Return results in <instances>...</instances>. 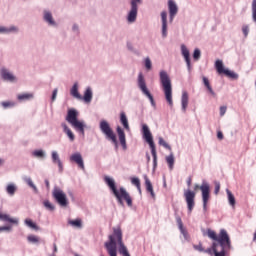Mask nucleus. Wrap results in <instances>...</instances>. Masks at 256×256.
Instances as JSON below:
<instances>
[{
    "instance_id": "obj_1",
    "label": "nucleus",
    "mask_w": 256,
    "mask_h": 256,
    "mask_svg": "<svg viewBox=\"0 0 256 256\" xmlns=\"http://www.w3.org/2000/svg\"><path fill=\"white\" fill-rule=\"evenodd\" d=\"M104 182L109 187L110 191H112L114 197H116L118 203L123 207L125 205L126 201L127 205L129 207H133V199L131 198V195H129V192L123 187H120V189H117V186L115 185V179L111 178V176H104Z\"/></svg>"
},
{
    "instance_id": "obj_2",
    "label": "nucleus",
    "mask_w": 256,
    "mask_h": 256,
    "mask_svg": "<svg viewBox=\"0 0 256 256\" xmlns=\"http://www.w3.org/2000/svg\"><path fill=\"white\" fill-rule=\"evenodd\" d=\"M160 83L162 85L165 99L170 107H173V86L171 85V78L165 70L159 72Z\"/></svg>"
},
{
    "instance_id": "obj_3",
    "label": "nucleus",
    "mask_w": 256,
    "mask_h": 256,
    "mask_svg": "<svg viewBox=\"0 0 256 256\" xmlns=\"http://www.w3.org/2000/svg\"><path fill=\"white\" fill-rule=\"evenodd\" d=\"M79 112L76 109L68 110L66 121L72 125V127L79 133L82 137H85V128L87 124L85 121H79Z\"/></svg>"
},
{
    "instance_id": "obj_4",
    "label": "nucleus",
    "mask_w": 256,
    "mask_h": 256,
    "mask_svg": "<svg viewBox=\"0 0 256 256\" xmlns=\"http://www.w3.org/2000/svg\"><path fill=\"white\" fill-rule=\"evenodd\" d=\"M142 135L143 139L148 143L151 154L153 157V168H157V149L155 148V142L153 141V134H151V130L147 124H142Z\"/></svg>"
},
{
    "instance_id": "obj_5",
    "label": "nucleus",
    "mask_w": 256,
    "mask_h": 256,
    "mask_svg": "<svg viewBox=\"0 0 256 256\" xmlns=\"http://www.w3.org/2000/svg\"><path fill=\"white\" fill-rule=\"evenodd\" d=\"M136 83L139 91H141L144 97H147V99H149L151 106L155 109L157 107V104L155 103V98H153V94H151V91H149V88L147 87V80L145 79V75H143V72H140L138 74Z\"/></svg>"
},
{
    "instance_id": "obj_6",
    "label": "nucleus",
    "mask_w": 256,
    "mask_h": 256,
    "mask_svg": "<svg viewBox=\"0 0 256 256\" xmlns=\"http://www.w3.org/2000/svg\"><path fill=\"white\" fill-rule=\"evenodd\" d=\"M221 235H222L220 238L221 251L219 252L217 250V247H219V243L214 242L212 244V249L215 256H225L227 254V251L231 249V239L229 238V236H227L225 232H222Z\"/></svg>"
},
{
    "instance_id": "obj_7",
    "label": "nucleus",
    "mask_w": 256,
    "mask_h": 256,
    "mask_svg": "<svg viewBox=\"0 0 256 256\" xmlns=\"http://www.w3.org/2000/svg\"><path fill=\"white\" fill-rule=\"evenodd\" d=\"M197 189H200L202 193L203 211L206 213L207 203H209V199H211V186H209L207 181L203 180L201 186H199V184L194 185V191H197Z\"/></svg>"
},
{
    "instance_id": "obj_8",
    "label": "nucleus",
    "mask_w": 256,
    "mask_h": 256,
    "mask_svg": "<svg viewBox=\"0 0 256 256\" xmlns=\"http://www.w3.org/2000/svg\"><path fill=\"white\" fill-rule=\"evenodd\" d=\"M99 129L103 135H105L106 139L109 141H112V143L115 144V147H118L119 143L117 142V136L115 135V132H113V129L111 128V125L107 120H101L99 123Z\"/></svg>"
},
{
    "instance_id": "obj_9",
    "label": "nucleus",
    "mask_w": 256,
    "mask_h": 256,
    "mask_svg": "<svg viewBox=\"0 0 256 256\" xmlns=\"http://www.w3.org/2000/svg\"><path fill=\"white\" fill-rule=\"evenodd\" d=\"M52 197L60 205V207H68L69 199L67 198V194L61 189L59 186H54L52 190Z\"/></svg>"
},
{
    "instance_id": "obj_10",
    "label": "nucleus",
    "mask_w": 256,
    "mask_h": 256,
    "mask_svg": "<svg viewBox=\"0 0 256 256\" xmlns=\"http://www.w3.org/2000/svg\"><path fill=\"white\" fill-rule=\"evenodd\" d=\"M143 3V0H130V10L126 16L127 23L133 24L137 21V15L139 13V5Z\"/></svg>"
},
{
    "instance_id": "obj_11",
    "label": "nucleus",
    "mask_w": 256,
    "mask_h": 256,
    "mask_svg": "<svg viewBox=\"0 0 256 256\" xmlns=\"http://www.w3.org/2000/svg\"><path fill=\"white\" fill-rule=\"evenodd\" d=\"M1 221L5 223L4 226H1V231L4 233H11L13 225H19V218H13L9 214H1Z\"/></svg>"
},
{
    "instance_id": "obj_12",
    "label": "nucleus",
    "mask_w": 256,
    "mask_h": 256,
    "mask_svg": "<svg viewBox=\"0 0 256 256\" xmlns=\"http://www.w3.org/2000/svg\"><path fill=\"white\" fill-rule=\"evenodd\" d=\"M116 229L117 228H113V234L108 236L109 241L104 244L110 256H117V245H119V243L117 242V236H115Z\"/></svg>"
},
{
    "instance_id": "obj_13",
    "label": "nucleus",
    "mask_w": 256,
    "mask_h": 256,
    "mask_svg": "<svg viewBox=\"0 0 256 256\" xmlns=\"http://www.w3.org/2000/svg\"><path fill=\"white\" fill-rule=\"evenodd\" d=\"M1 79L4 81V83H10L11 85H16V83H19V78L17 75L6 67L1 68Z\"/></svg>"
},
{
    "instance_id": "obj_14",
    "label": "nucleus",
    "mask_w": 256,
    "mask_h": 256,
    "mask_svg": "<svg viewBox=\"0 0 256 256\" xmlns=\"http://www.w3.org/2000/svg\"><path fill=\"white\" fill-rule=\"evenodd\" d=\"M115 237L117 239L118 252L120 253V255L131 256V254H129V251L127 250V246H125V243H123V232L121 231L120 227H117L115 229Z\"/></svg>"
},
{
    "instance_id": "obj_15",
    "label": "nucleus",
    "mask_w": 256,
    "mask_h": 256,
    "mask_svg": "<svg viewBox=\"0 0 256 256\" xmlns=\"http://www.w3.org/2000/svg\"><path fill=\"white\" fill-rule=\"evenodd\" d=\"M216 71L219 73V75H226V77H230V79H239V74L229 70L225 69L223 66L222 60H216L215 62Z\"/></svg>"
},
{
    "instance_id": "obj_16",
    "label": "nucleus",
    "mask_w": 256,
    "mask_h": 256,
    "mask_svg": "<svg viewBox=\"0 0 256 256\" xmlns=\"http://www.w3.org/2000/svg\"><path fill=\"white\" fill-rule=\"evenodd\" d=\"M42 19L48 27H52L54 29H57L59 27V23H57V20H55V17H53V12L49 9H44L42 12Z\"/></svg>"
},
{
    "instance_id": "obj_17",
    "label": "nucleus",
    "mask_w": 256,
    "mask_h": 256,
    "mask_svg": "<svg viewBox=\"0 0 256 256\" xmlns=\"http://www.w3.org/2000/svg\"><path fill=\"white\" fill-rule=\"evenodd\" d=\"M196 195L197 194L193 190H185L184 191V197H185V201H186V205H187L189 215H191V213H193V209H195V197H196Z\"/></svg>"
},
{
    "instance_id": "obj_18",
    "label": "nucleus",
    "mask_w": 256,
    "mask_h": 256,
    "mask_svg": "<svg viewBox=\"0 0 256 256\" xmlns=\"http://www.w3.org/2000/svg\"><path fill=\"white\" fill-rule=\"evenodd\" d=\"M180 51H181V55L184 58V61L186 63L188 73H191V71H193V66H191V54L189 52V48H187V46L185 44H181Z\"/></svg>"
},
{
    "instance_id": "obj_19",
    "label": "nucleus",
    "mask_w": 256,
    "mask_h": 256,
    "mask_svg": "<svg viewBox=\"0 0 256 256\" xmlns=\"http://www.w3.org/2000/svg\"><path fill=\"white\" fill-rule=\"evenodd\" d=\"M168 11H169V21L173 23V20L179 13V6H177V2L175 0H168Z\"/></svg>"
},
{
    "instance_id": "obj_20",
    "label": "nucleus",
    "mask_w": 256,
    "mask_h": 256,
    "mask_svg": "<svg viewBox=\"0 0 256 256\" xmlns=\"http://www.w3.org/2000/svg\"><path fill=\"white\" fill-rule=\"evenodd\" d=\"M70 161L72 163H76L78 165L79 169L82 171H85V162L83 161V156L81 155V152H75L70 156Z\"/></svg>"
},
{
    "instance_id": "obj_21",
    "label": "nucleus",
    "mask_w": 256,
    "mask_h": 256,
    "mask_svg": "<svg viewBox=\"0 0 256 256\" xmlns=\"http://www.w3.org/2000/svg\"><path fill=\"white\" fill-rule=\"evenodd\" d=\"M223 233H225L226 237H229V234H227V230L225 229H221L218 236L217 233H215V231L211 229L207 230V236L209 237V239H212V241H216L218 245H221V237Z\"/></svg>"
},
{
    "instance_id": "obj_22",
    "label": "nucleus",
    "mask_w": 256,
    "mask_h": 256,
    "mask_svg": "<svg viewBox=\"0 0 256 256\" xmlns=\"http://www.w3.org/2000/svg\"><path fill=\"white\" fill-rule=\"evenodd\" d=\"M161 17V33L163 39L167 38L168 35V22H167V11H162L160 13Z\"/></svg>"
},
{
    "instance_id": "obj_23",
    "label": "nucleus",
    "mask_w": 256,
    "mask_h": 256,
    "mask_svg": "<svg viewBox=\"0 0 256 256\" xmlns=\"http://www.w3.org/2000/svg\"><path fill=\"white\" fill-rule=\"evenodd\" d=\"M19 31L20 30H19L18 26H15V25L1 27V33L3 35H17V34H19Z\"/></svg>"
},
{
    "instance_id": "obj_24",
    "label": "nucleus",
    "mask_w": 256,
    "mask_h": 256,
    "mask_svg": "<svg viewBox=\"0 0 256 256\" xmlns=\"http://www.w3.org/2000/svg\"><path fill=\"white\" fill-rule=\"evenodd\" d=\"M116 131L118 134L120 144L122 145V149H124L125 151L127 149V139L125 138V131L123 130V128H121V126H118L116 128Z\"/></svg>"
},
{
    "instance_id": "obj_25",
    "label": "nucleus",
    "mask_w": 256,
    "mask_h": 256,
    "mask_svg": "<svg viewBox=\"0 0 256 256\" xmlns=\"http://www.w3.org/2000/svg\"><path fill=\"white\" fill-rule=\"evenodd\" d=\"M176 222L178 225V229H179L181 235H183L185 241H189V232H187V229H185V227L183 226V220H181V217L177 216Z\"/></svg>"
},
{
    "instance_id": "obj_26",
    "label": "nucleus",
    "mask_w": 256,
    "mask_h": 256,
    "mask_svg": "<svg viewBox=\"0 0 256 256\" xmlns=\"http://www.w3.org/2000/svg\"><path fill=\"white\" fill-rule=\"evenodd\" d=\"M52 163L58 165L59 173H63V162H61V158H59V153L57 151L51 152Z\"/></svg>"
},
{
    "instance_id": "obj_27",
    "label": "nucleus",
    "mask_w": 256,
    "mask_h": 256,
    "mask_svg": "<svg viewBox=\"0 0 256 256\" xmlns=\"http://www.w3.org/2000/svg\"><path fill=\"white\" fill-rule=\"evenodd\" d=\"M181 107L183 113H185V111H187V107H189V93H187V91L182 92Z\"/></svg>"
},
{
    "instance_id": "obj_28",
    "label": "nucleus",
    "mask_w": 256,
    "mask_h": 256,
    "mask_svg": "<svg viewBox=\"0 0 256 256\" xmlns=\"http://www.w3.org/2000/svg\"><path fill=\"white\" fill-rule=\"evenodd\" d=\"M17 184L15 183H8L5 187V191L8 195V197H15V194L17 193Z\"/></svg>"
},
{
    "instance_id": "obj_29",
    "label": "nucleus",
    "mask_w": 256,
    "mask_h": 256,
    "mask_svg": "<svg viewBox=\"0 0 256 256\" xmlns=\"http://www.w3.org/2000/svg\"><path fill=\"white\" fill-rule=\"evenodd\" d=\"M144 181L146 185V191L150 193L152 199H155V191L153 190V184L151 183V180H149V177H147V175L144 176Z\"/></svg>"
},
{
    "instance_id": "obj_30",
    "label": "nucleus",
    "mask_w": 256,
    "mask_h": 256,
    "mask_svg": "<svg viewBox=\"0 0 256 256\" xmlns=\"http://www.w3.org/2000/svg\"><path fill=\"white\" fill-rule=\"evenodd\" d=\"M70 95L74 97V99H83V96L79 94V83L75 82L70 89Z\"/></svg>"
},
{
    "instance_id": "obj_31",
    "label": "nucleus",
    "mask_w": 256,
    "mask_h": 256,
    "mask_svg": "<svg viewBox=\"0 0 256 256\" xmlns=\"http://www.w3.org/2000/svg\"><path fill=\"white\" fill-rule=\"evenodd\" d=\"M35 98V95L33 93H20L17 95V99L20 101V103H23L25 101H31Z\"/></svg>"
},
{
    "instance_id": "obj_32",
    "label": "nucleus",
    "mask_w": 256,
    "mask_h": 256,
    "mask_svg": "<svg viewBox=\"0 0 256 256\" xmlns=\"http://www.w3.org/2000/svg\"><path fill=\"white\" fill-rule=\"evenodd\" d=\"M82 99L84 103H91V101H93V90L91 89V87L86 88Z\"/></svg>"
},
{
    "instance_id": "obj_33",
    "label": "nucleus",
    "mask_w": 256,
    "mask_h": 256,
    "mask_svg": "<svg viewBox=\"0 0 256 256\" xmlns=\"http://www.w3.org/2000/svg\"><path fill=\"white\" fill-rule=\"evenodd\" d=\"M120 123L123 125L126 131H131V127H129V120L127 119L125 112L120 113Z\"/></svg>"
},
{
    "instance_id": "obj_34",
    "label": "nucleus",
    "mask_w": 256,
    "mask_h": 256,
    "mask_svg": "<svg viewBox=\"0 0 256 256\" xmlns=\"http://www.w3.org/2000/svg\"><path fill=\"white\" fill-rule=\"evenodd\" d=\"M63 132L67 135L71 142L75 141V134L71 131L70 127L67 124L62 123Z\"/></svg>"
},
{
    "instance_id": "obj_35",
    "label": "nucleus",
    "mask_w": 256,
    "mask_h": 256,
    "mask_svg": "<svg viewBox=\"0 0 256 256\" xmlns=\"http://www.w3.org/2000/svg\"><path fill=\"white\" fill-rule=\"evenodd\" d=\"M32 157L35 159H45L47 157V152L43 149L34 150L32 152Z\"/></svg>"
},
{
    "instance_id": "obj_36",
    "label": "nucleus",
    "mask_w": 256,
    "mask_h": 256,
    "mask_svg": "<svg viewBox=\"0 0 256 256\" xmlns=\"http://www.w3.org/2000/svg\"><path fill=\"white\" fill-rule=\"evenodd\" d=\"M165 159L170 171H173L175 167V155H173V152H171L170 155L166 156Z\"/></svg>"
},
{
    "instance_id": "obj_37",
    "label": "nucleus",
    "mask_w": 256,
    "mask_h": 256,
    "mask_svg": "<svg viewBox=\"0 0 256 256\" xmlns=\"http://www.w3.org/2000/svg\"><path fill=\"white\" fill-rule=\"evenodd\" d=\"M23 181L28 185V187L33 189L34 193H39V189H37V186L33 183V179H31V177L25 176Z\"/></svg>"
},
{
    "instance_id": "obj_38",
    "label": "nucleus",
    "mask_w": 256,
    "mask_h": 256,
    "mask_svg": "<svg viewBox=\"0 0 256 256\" xmlns=\"http://www.w3.org/2000/svg\"><path fill=\"white\" fill-rule=\"evenodd\" d=\"M203 84L206 87V89H208L210 95H212V97H217V94L215 93V91L213 90V88L211 87V84L209 83V78L207 77H203L202 78Z\"/></svg>"
},
{
    "instance_id": "obj_39",
    "label": "nucleus",
    "mask_w": 256,
    "mask_h": 256,
    "mask_svg": "<svg viewBox=\"0 0 256 256\" xmlns=\"http://www.w3.org/2000/svg\"><path fill=\"white\" fill-rule=\"evenodd\" d=\"M68 224H70L74 229H83V221L80 218L69 220Z\"/></svg>"
},
{
    "instance_id": "obj_40",
    "label": "nucleus",
    "mask_w": 256,
    "mask_h": 256,
    "mask_svg": "<svg viewBox=\"0 0 256 256\" xmlns=\"http://www.w3.org/2000/svg\"><path fill=\"white\" fill-rule=\"evenodd\" d=\"M24 223L26 227H29L30 229H34V231H39V226H37V224H35L33 220L27 218L25 219Z\"/></svg>"
},
{
    "instance_id": "obj_41",
    "label": "nucleus",
    "mask_w": 256,
    "mask_h": 256,
    "mask_svg": "<svg viewBox=\"0 0 256 256\" xmlns=\"http://www.w3.org/2000/svg\"><path fill=\"white\" fill-rule=\"evenodd\" d=\"M144 67L146 71H151V69H153V62L151 61V58L149 56L144 58Z\"/></svg>"
},
{
    "instance_id": "obj_42",
    "label": "nucleus",
    "mask_w": 256,
    "mask_h": 256,
    "mask_svg": "<svg viewBox=\"0 0 256 256\" xmlns=\"http://www.w3.org/2000/svg\"><path fill=\"white\" fill-rule=\"evenodd\" d=\"M3 109H13V107H17V102L15 101H4L2 102Z\"/></svg>"
},
{
    "instance_id": "obj_43",
    "label": "nucleus",
    "mask_w": 256,
    "mask_h": 256,
    "mask_svg": "<svg viewBox=\"0 0 256 256\" xmlns=\"http://www.w3.org/2000/svg\"><path fill=\"white\" fill-rule=\"evenodd\" d=\"M226 193L228 195L229 205H231V207H235V196L229 189H226Z\"/></svg>"
},
{
    "instance_id": "obj_44",
    "label": "nucleus",
    "mask_w": 256,
    "mask_h": 256,
    "mask_svg": "<svg viewBox=\"0 0 256 256\" xmlns=\"http://www.w3.org/2000/svg\"><path fill=\"white\" fill-rule=\"evenodd\" d=\"M158 144L164 147V149H168V151H171V146L163 139V137L158 138Z\"/></svg>"
},
{
    "instance_id": "obj_45",
    "label": "nucleus",
    "mask_w": 256,
    "mask_h": 256,
    "mask_svg": "<svg viewBox=\"0 0 256 256\" xmlns=\"http://www.w3.org/2000/svg\"><path fill=\"white\" fill-rule=\"evenodd\" d=\"M43 205L47 211H55V206L49 200H44Z\"/></svg>"
},
{
    "instance_id": "obj_46",
    "label": "nucleus",
    "mask_w": 256,
    "mask_h": 256,
    "mask_svg": "<svg viewBox=\"0 0 256 256\" xmlns=\"http://www.w3.org/2000/svg\"><path fill=\"white\" fill-rule=\"evenodd\" d=\"M251 9H252V20L256 24V0L252 1Z\"/></svg>"
},
{
    "instance_id": "obj_47",
    "label": "nucleus",
    "mask_w": 256,
    "mask_h": 256,
    "mask_svg": "<svg viewBox=\"0 0 256 256\" xmlns=\"http://www.w3.org/2000/svg\"><path fill=\"white\" fill-rule=\"evenodd\" d=\"M193 59L194 61H199L201 59V50L196 48L193 52Z\"/></svg>"
},
{
    "instance_id": "obj_48",
    "label": "nucleus",
    "mask_w": 256,
    "mask_h": 256,
    "mask_svg": "<svg viewBox=\"0 0 256 256\" xmlns=\"http://www.w3.org/2000/svg\"><path fill=\"white\" fill-rule=\"evenodd\" d=\"M131 183L136 187V189H139V185H141V180H139V178L137 177H134L131 178Z\"/></svg>"
},
{
    "instance_id": "obj_49",
    "label": "nucleus",
    "mask_w": 256,
    "mask_h": 256,
    "mask_svg": "<svg viewBox=\"0 0 256 256\" xmlns=\"http://www.w3.org/2000/svg\"><path fill=\"white\" fill-rule=\"evenodd\" d=\"M29 243H39V237L35 236V235H30L27 237Z\"/></svg>"
},
{
    "instance_id": "obj_50",
    "label": "nucleus",
    "mask_w": 256,
    "mask_h": 256,
    "mask_svg": "<svg viewBox=\"0 0 256 256\" xmlns=\"http://www.w3.org/2000/svg\"><path fill=\"white\" fill-rule=\"evenodd\" d=\"M72 33H75V35H79L80 33L79 24L77 23L72 24Z\"/></svg>"
},
{
    "instance_id": "obj_51",
    "label": "nucleus",
    "mask_w": 256,
    "mask_h": 256,
    "mask_svg": "<svg viewBox=\"0 0 256 256\" xmlns=\"http://www.w3.org/2000/svg\"><path fill=\"white\" fill-rule=\"evenodd\" d=\"M242 32H243L244 37H247L249 35V25H243Z\"/></svg>"
},
{
    "instance_id": "obj_52",
    "label": "nucleus",
    "mask_w": 256,
    "mask_h": 256,
    "mask_svg": "<svg viewBox=\"0 0 256 256\" xmlns=\"http://www.w3.org/2000/svg\"><path fill=\"white\" fill-rule=\"evenodd\" d=\"M126 47H127L128 51L135 53V47L133 46V44L131 42H127Z\"/></svg>"
},
{
    "instance_id": "obj_53",
    "label": "nucleus",
    "mask_w": 256,
    "mask_h": 256,
    "mask_svg": "<svg viewBox=\"0 0 256 256\" xmlns=\"http://www.w3.org/2000/svg\"><path fill=\"white\" fill-rule=\"evenodd\" d=\"M220 190H221V184L219 182H215V190H214L215 195H218Z\"/></svg>"
},
{
    "instance_id": "obj_54",
    "label": "nucleus",
    "mask_w": 256,
    "mask_h": 256,
    "mask_svg": "<svg viewBox=\"0 0 256 256\" xmlns=\"http://www.w3.org/2000/svg\"><path fill=\"white\" fill-rule=\"evenodd\" d=\"M227 113V107L221 106L220 107V117H223Z\"/></svg>"
},
{
    "instance_id": "obj_55",
    "label": "nucleus",
    "mask_w": 256,
    "mask_h": 256,
    "mask_svg": "<svg viewBox=\"0 0 256 256\" xmlns=\"http://www.w3.org/2000/svg\"><path fill=\"white\" fill-rule=\"evenodd\" d=\"M58 89L55 88L52 92V97H51V101H55L57 99V93H58Z\"/></svg>"
},
{
    "instance_id": "obj_56",
    "label": "nucleus",
    "mask_w": 256,
    "mask_h": 256,
    "mask_svg": "<svg viewBox=\"0 0 256 256\" xmlns=\"http://www.w3.org/2000/svg\"><path fill=\"white\" fill-rule=\"evenodd\" d=\"M194 249H195L196 251H199L200 253H203V251H205V250L203 249V246H202L201 244H199V245H194Z\"/></svg>"
},
{
    "instance_id": "obj_57",
    "label": "nucleus",
    "mask_w": 256,
    "mask_h": 256,
    "mask_svg": "<svg viewBox=\"0 0 256 256\" xmlns=\"http://www.w3.org/2000/svg\"><path fill=\"white\" fill-rule=\"evenodd\" d=\"M204 253H208L209 255H213V248H208L204 250Z\"/></svg>"
},
{
    "instance_id": "obj_58",
    "label": "nucleus",
    "mask_w": 256,
    "mask_h": 256,
    "mask_svg": "<svg viewBox=\"0 0 256 256\" xmlns=\"http://www.w3.org/2000/svg\"><path fill=\"white\" fill-rule=\"evenodd\" d=\"M217 137H218V139L222 140L223 139V132H221V131L217 132Z\"/></svg>"
},
{
    "instance_id": "obj_59",
    "label": "nucleus",
    "mask_w": 256,
    "mask_h": 256,
    "mask_svg": "<svg viewBox=\"0 0 256 256\" xmlns=\"http://www.w3.org/2000/svg\"><path fill=\"white\" fill-rule=\"evenodd\" d=\"M45 185H46L47 189H50L51 185L49 183V180H47V179L45 180Z\"/></svg>"
},
{
    "instance_id": "obj_60",
    "label": "nucleus",
    "mask_w": 256,
    "mask_h": 256,
    "mask_svg": "<svg viewBox=\"0 0 256 256\" xmlns=\"http://www.w3.org/2000/svg\"><path fill=\"white\" fill-rule=\"evenodd\" d=\"M53 251L54 253H57V244H53Z\"/></svg>"
},
{
    "instance_id": "obj_61",
    "label": "nucleus",
    "mask_w": 256,
    "mask_h": 256,
    "mask_svg": "<svg viewBox=\"0 0 256 256\" xmlns=\"http://www.w3.org/2000/svg\"><path fill=\"white\" fill-rule=\"evenodd\" d=\"M187 185H188V187H191V178H189V179L187 180Z\"/></svg>"
},
{
    "instance_id": "obj_62",
    "label": "nucleus",
    "mask_w": 256,
    "mask_h": 256,
    "mask_svg": "<svg viewBox=\"0 0 256 256\" xmlns=\"http://www.w3.org/2000/svg\"><path fill=\"white\" fill-rule=\"evenodd\" d=\"M149 161H151V156L147 154V162L149 163Z\"/></svg>"
},
{
    "instance_id": "obj_63",
    "label": "nucleus",
    "mask_w": 256,
    "mask_h": 256,
    "mask_svg": "<svg viewBox=\"0 0 256 256\" xmlns=\"http://www.w3.org/2000/svg\"><path fill=\"white\" fill-rule=\"evenodd\" d=\"M137 190H138L139 193L141 194V185H139V188H137Z\"/></svg>"
},
{
    "instance_id": "obj_64",
    "label": "nucleus",
    "mask_w": 256,
    "mask_h": 256,
    "mask_svg": "<svg viewBox=\"0 0 256 256\" xmlns=\"http://www.w3.org/2000/svg\"><path fill=\"white\" fill-rule=\"evenodd\" d=\"M69 195H70L71 197H73V193L70 192Z\"/></svg>"
}]
</instances>
